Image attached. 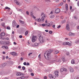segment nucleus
<instances>
[{
  "instance_id": "1",
  "label": "nucleus",
  "mask_w": 79,
  "mask_h": 79,
  "mask_svg": "<svg viewBox=\"0 0 79 79\" xmlns=\"http://www.w3.org/2000/svg\"><path fill=\"white\" fill-rule=\"evenodd\" d=\"M53 50L49 49L44 54V56L47 60H50V56L51 53L52 52Z\"/></svg>"
},
{
  "instance_id": "2",
  "label": "nucleus",
  "mask_w": 79,
  "mask_h": 79,
  "mask_svg": "<svg viewBox=\"0 0 79 79\" xmlns=\"http://www.w3.org/2000/svg\"><path fill=\"white\" fill-rule=\"evenodd\" d=\"M38 36L39 37V41L40 42V43H41V44L44 43V39H43V37H42L40 35H39Z\"/></svg>"
},
{
  "instance_id": "3",
  "label": "nucleus",
  "mask_w": 79,
  "mask_h": 79,
  "mask_svg": "<svg viewBox=\"0 0 79 79\" xmlns=\"http://www.w3.org/2000/svg\"><path fill=\"white\" fill-rule=\"evenodd\" d=\"M32 42H35L37 41V37L36 36L33 35L32 37Z\"/></svg>"
},
{
  "instance_id": "4",
  "label": "nucleus",
  "mask_w": 79,
  "mask_h": 79,
  "mask_svg": "<svg viewBox=\"0 0 79 79\" xmlns=\"http://www.w3.org/2000/svg\"><path fill=\"white\" fill-rule=\"evenodd\" d=\"M60 12V9L57 8V9H56L55 10V13L56 14H58Z\"/></svg>"
},
{
  "instance_id": "5",
  "label": "nucleus",
  "mask_w": 79,
  "mask_h": 79,
  "mask_svg": "<svg viewBox=\"0 0 79 79\" xmlns=\"http://www.w3.org/2000/svg\"><path fill=\"white\" fill-rule=\"evenodd\" d=\"M60 71L61 72H63V71L66 72L67 71V69L66 68H62L60 69Z\"/></svg>"
},
{
  "instance_id": "6",
  "label": "nucleus",
  "mask_w": 79,
  "mask_h": 79,
  "mask_svg": "<svg viewBox=\"0 0 79 79\" xmlns=\"http://www.w3.org/2000/svg\"><path fill=\"white\" fill-rule=\"evenodd\" d=\"M66 29L68 31L70 30V28L69 27V24H67L66 25Z\"/></svg>"
},
{
  "instance_id": "7",
  "label": "nucleus",
  "mask_w": 79,
  "mask_h": 79,
  "mask_svg": "<svg viewBox=\"0 0 79 79\" xmlns=\"http://www.w3.org/2000/svg\"><path fill=\"white\" fill-rule=\"evenodd\" d=\"M45 18V15H44V16H42L41 19L40 21H43L44 22V18Z\"/></svg>"
},
{
  "instance_id": "8",
  "label": "nucleus",
  "mask_w": 79,
  "mask_h": 79,
  "mask_svg": "<svg viewBox=\"0 0 79 79\" xmlns=\"http://www.w3.org/2000/svg\"><path fill=\"white\" fill-rule=\"evenodd\" d=\"M14 2L16 3V4L18 5H19V6H20V4L19 2V1H18L17 0H15Z\"/></svg>"
},
{
  "instance_id": "9",
  "label": "nucleus",
  "mask_w": 79,
  "mask_h": 79,
  "mask_svg": "<svg viewBox=\"0 0 79 79\" xmlns=\"http://www.w3.org/2000/svg\"><path fill=\"white\" fill-rule=\"evenodd\" d=\"M10 54L12 55H13V56H15V55L16 56L18 55L16 53L14 52H10Z\"/></svg>"
},
{
  "instance_id": "10",
  "label": "nucleus",
  "mask_w": 79,
  "mask_h": 79,
  "mask_svg": "<svg viewBox=\"0 0 79 79\" xmlns=\"http://www.w3.org/2000/svg\"><path fill=\"white\" fill-rule=\"evenodd\" d=\"M12 25L13 27H15V26H16L17 25L15 21H14L13 22Z\"/></svg>"
},
{
  "instance_id": "11",
  "label": "nucleus",
  "mask_w": 79,
  "mask_h": 79,
  "mask_svg": "<svg viewBox=\"0 0 79 79\" xmlns=\"http://www.w3.org/2000/svg\"><path fill=\"white\" fill-rule=\"evenodd\" d=\"M55 74L56 76L58 77V71H56L55 72Z\"/></svg>"
},
{
  "instance_id": "12",
  "label": "nucleus",
  "mask_w": 79,
  "mask_h": 79,
  "mask_svg": "<svg viewBox=\"0 0 79 79\" xmlns=\"http://www.w3.org/2000/svg\"><path fill=\"white\" fill-rule=\"evenodd\" d=\"M22 74V73H16V75L17 76H21Z\"/></svg>"
},
{
  "instance_id": "13",
  "label": "nucleus",
  "mask_w": 79,
  "mask_h": 79,
  "mask_svg": "<svg viewBox=\"0 0 79 79\" xmlns=\"http://www.w3.org/2000/svg\"><path fill=\"white\" fill-rule=\"evenodd\" d=\"M5 35V33L4 32H2L0 34V36H4Z\"/></svg>"
},
{
  "instance_id": "14",
  "label": "nucleus",
  "mask_w": 79,
  "mask_h": 79,
  "mask_svg": "<svg viewBox=\"0 0 79 79\" xmlns=\"http://www.w3.org/2000/svg\"><path fill=\"white\" fill-rule=\"evenodd\" d=\"M1 25L2 27H4V28H6V27L5 26V23H2Z\"/></svg>"
},
{
  "instance_id": "15",
  "label": "nucleus",
  "mask_w": 79,
  "mask_h": 79,
  "mask_svg": "<svg viewBox=\"0 0 79 79\" xmlns=\"http://www.w3.org/2000/svg\"><path fill=\"white\" fill-rule=\"evenodd\" d=\"M70 71L71 73H73V71H74V69L72 68H70Z\"/></svg>"
},
{
  "instance_id": "16",
  "label": "nucleus",
  "mask_w": 79,
  "mask_h": 79,
  "mask_svg": "<svg viewBox=\"0 0 79 79\" xmlns=\"http://www.w3.org/2000/svg\"><path fill=\"white\" fill-rule=\"evenodd\" d=\"M65 45H71V43H69L68 42H65Z\"/></svg>"
},
{
  "instance_id": "17",
  "label": "nucleus",
  "mask_w": 79,
  "mask_h": 79,
  "mask_svg": "<svg viewBox=\"0 0 79 79\" xmlns=\"http://www.w3.org/2000/svg\"><path fill=\"white\" fill-rule=\"evenodd\" d=\"M65 9L67 10H68V4H65Z\"/></svg>"
},
{
  "instance_id": "18",
  "label": "nucleus",
  "mask_w": 79,
  "mask_h": 79,
  "mask_svg": "<svg viewBox=\"0 0 79 79\" xmlns=\"http://www.w3.org/2000/svg\"><path fill=\"white\" fill-rule=\"evenodd\" d=\"M19 22L21 24H24V22L22 21L21 20H19Z\"/></svg>"
},
{
  "instance_id": "19",
  "label": "nucleus",
  "mask_w": 79,
  "mask_h": 79,
  "mask_svg": "<svg viewBox=\"0 0 79 79\" xmlns=\"http://www.w3.org/2000/svg\"><path fill=\"white\" fill-rule=\"evenodd\" d=\"M28 71L30 72V73H32V69L31 68H29L28 69Z\"/></svg>"
},
{
  "instance_id": "20",
  "label": "nucleus",
  "mask_w": 79,
  "mask_h": 79,
  "mask_svg": "<svg viewBox=\"0 0 79 79\" xmlns=\"http://www.w3.org/2000/svg\"><path fill=\"white\" fill-rule=\"evenodd\" d=\"M59 53V51H56L54 52V53L56 55L57 54V53Z\"/></svg>"
},
{
  "instance_id": "21",
  "label": "nucleus",
  "mask_w": 79,
  "mask_h": 79,
  "mask_svg": "<svg viewBox=\"0 0 79 79\" xmlns=\"http://www.w3.org/2000/svg\"><path fill=\"white\" fill-rule=\"evenodd\" d=\"M71 63L72 64H74L75 63V62H74V59H73L72 61L71 62Z\"/></svg>"
},
{
  "instance_id": "22",
  "label": "nucleus",
  "mask_w": 79,
  "mask_h": 79,
  "mask_svg": "<svg viewBox=\"0 0 79 79\" xmlns=\"http://www.w3.org/2000/svg\"><path fill=\"white\" fill-rule=\"evenodd\" d=\"M55 77H55V76H52V77L50 78V79H55Z\"/></svg>"
},
{
  "instance_id": "23",
  "label": "nucleus",
  "mask_w": 79,
  "mask_h": 79,
  "mask_svg": "<svg viewBox=\"0 0 79 79\" xmlns=\"http://www.w3.org/2000/svg\"><path fill=\"white\" fill-rule=\"evenodd\" d=\"M75 43L77 44H79V40H77V41H76Z\"/></svg>"
},
{
  "instance_id": "24",
  "label": "nucleus",
  "mask_w": 79,
  "mask_h": 79,
  "mask_svg": "<svg viewBox=\"0 0 79 79\" xmlns=\"http://www.w3.org/2000/svg\"><path fill=\"white\" fill-rule=\"evenodd\" d=\"M46 26V27H49L50 26V23H47L46 24H45Z\"/></svg>"
},
{
  "instance_id": "25",
  "label": "nucleus",
  "mask_w": 79,
  "mask_h": 79,
  "mask_svg": "<svg viewBox=\"0 0 79 79\" xmlns=\"http://www.w3.org/2000/svg\"><path fill=\"white\" fill-rule=\"evenodd\" d=\"M28 34V31H26L25 33V35H27Z\"/></svg>"
},
{
  "instance_id": "26",
  "label": "nucleus",
  "mask_w": 79,
  "mask_h": 79,
  "mask_svg": "<svg viewBox=\"0 0 79 79\" xmlns=\"http://www.w3.org/2000/svg\"><path fill=\"white\" fill-rule=\"evenodd\" d=\"M62 59L63 62H64V61H65V59L64 58V57H63Z\"/></svg>"
},
{
  "instance_id": "27",
  "label": "nucleus",
  "mask_w": 79,
  "mask_h": 79,
  "mask_svg": "<svg viewBox=\"0 0 79 79\" xmlns=\"http://www.w3.org/2000/svg\"><path fill=\"white\" fill-rule=\"evenodd\" d=\"M54 17H55V16H54V15H51L50 17V18H51V19L53 18Z\"/></svg>"
},
{
  "instance_id": "28",
  "label": "nucleus",
  "mask_w": 79,
  "mask_h": 79,
  "mask_svg": "<svg viewBox=\"0 0 79 79\" xmlns=\"http://www.w3.org/2000/svg\"><path fill=\"white\" fill-rule=\"evenodd\" d=\"M6 63H4L2 64V67H5V66H6Z\"/></svg>"
},
{
  "instance_id": "29",
  "label": "nucleus",
  "mask_w": 79,
  "mask_h": 79,
  "mask_svg": "<svg viewBox=\"0 0 79 79\" xmlns=\"http://www.w3.org/2000/svg\"><path fill=\"white\" fill-rule=\"evenodd\" d=\"M34 45H35V46H38V45H39V44L37 43H35L34 44Z\"/></svg>"
},
{
  "instance_id": "30",
  "label": "nucleus",
  "mask_w": 79,
  "mask_h": 79,
  "mask_svg": "<svg viewBox=\"0 0 79 79\" xmlns=\"http://www.w3.org/2000/svg\"><path fill=\"white\" fill-rule=\"evenodd\" d=\"M69 36H71V35H73V33L70 32L69 33Z\"/></svg>"
},
{
  "instance_id": "31",
  "label": "nucleus",
  "mask_w": 79,
  "mask_h": 79,
  "mask_svg": "<svg viewBox=\"0 0 79 79\" xmlns=\"http://www.w3.org/2000/svg\"><path fill=\"white\" fill-rule=\"evenodd\" d=\"M52 76H53V75L52 74H50L48 75V77H49L50 79L51 77H52Z\"/></svg>"
},
{
  "instance_id": "32",
  "label": "nucleus",
  "mask_w": 79,
  "mask_h": 79,
  "mask_svg": "<svg viewBox=\"0 0 79 79\" xmlns=\"http://www.w3.org/2000/svg\"><path fill=\"white\" fill-rule=\"evenodd\" d=\"M0 44H3V41H0Z\"/></svg>"
},
{
  "instance_id": "33",
  "label": "nucleus",
  "mask_w": 79,
  "mask_h": 79,
  "mask_svg": "<svg viewBox=\"0 0 79 79\" xmlns=\"http://www.w3.org/2000/svg\"><path fill=\"white\" fill-rule=\"evenodd\" d=\"M6 29H7L10 30V29H11V28H10V27H7Z\"/></svg>"
},
{
  "instance_id": "34",
  "label": "nucleus",
  "mask_w": 79,
  "mask_h": 79,
  "mask_svg": "<svg viewBox=\"0 0 79 79\" xmlns=\"http://www.w3.org/2000/svg\"><path fill=\"white\" fill-rule=\"evenodd\" d=\"M79 76H76L75 77L74 79H79Z\"/></svg>"
},
{
  "instance_id": "35",
  "label": "nucleus",
  "mask_w": 79,
  "mask_h": 79,
  "mask_svg": "<svg viewBox=\"0 0 79 79\" xmlns=\"http://www.w3.org/2000/svg\"><path fill=\"white\" fill-rule=\"evenodd\" d=\"M49 33L51 34H52V33H53V31H49Z\"/></svg>"
},
{
  "instance_id": "36",
  "label": "nucleus",
  "mask_w": 79,
  "mask_h": 79,
  "mask_svg": "<svg viewBox=\"0 0 79 79\" xmlns=\"http://www.w3.org/2000/svg\"><path fill=\"white\" fill-rule=\"evenodd\" d=\"M3 44H7V42H6V41L5 42L3 41Z\"/></svg>"
},
{
  "instance_id": "37",
  "label": "nucleus",
  "mask_w": 79,
  "mask_h": 79,
  "mask_svg": "<svg viewBox=\"0 0 79 79\" xmlns=\"http://www.w3.org/2000/svg\"><path fill=\"white\" fill-rule=\"evenodd\" d=\"M31 16H33L34 15H33V13L32 12H31Z\"/></svg>"
},
{
  "instance_id": "38",
  "label": "nucleus",
  "mask_w": 79,
  "mask_h": 79,
  "mask_svg": "<svg viewBox=\"0 0 79 79\" xmlns=\"http://www.w3.org/2000/svg\"><path fill=\"white\" fill-rule=\"evenodd\" d=\"M63 2H61L59 4V5H60V6H62V5H63Z\"/></svg>"
},
{
  "instance_id": "39",
  "label": "nucleus",
  "mask_w": 79,
  "mask_h": 79,
  "mask_svg": "<svg viewBox=\"0 0 79 79\" xmlns=\"http://www.w3.org/2000/svg\"><path fill=\"white\" fill-rule=\"evenodd\" d=\"M65 22H66V21H65V20H63L62 21V23H65Z\"/></svg>"
},
{
  "instance_id": "40",
  "label": "nucleus",
  "mask_w": 79,
  "mask_h": 79,
  "mask_svg": "<svg viewBox=\"0 0 79 79\" xmlns=\"http://www.w3.org/2000/svg\"><path fill=\"white\" fill-rule=\"evenodd\" d=\"M42 26H43V27H45V26L46 25H45V24H42Z\"/></svg>"
},
{
  "instance_id": "41",
  "label": "nucleus",
  "mask_w": 79,
  "mask_h": 79,
  "mask_svg": "<svg viewBox=\"0 0 79 79\" xmlns=\"http://www.w3.org/2000/svg\"><path fill=\"white\" fill-rule=\"evenodd\" d=\"M31 75L32 76H34V74L33 73H31Z\"/></svg>"
},
{
  "instance_id": "42",
  "label": "nucleus",
  "mask_w": 79,
  "mask_h": 79,
  "mask_svg": "<svg viewBox=\"0 0 79 79\" xmlns=\"http://www.w3.org/2000/svg\"><path fill=\"white\" fill-rule=\"evenodd\" d=\"M22 69L23 70H25V67L24 66H23L22 68Z\"/></svg>"
},
{
  "instance_id": "43",
  "label": "nucleus",
  "mask_w": 79,
  "mask_h": 79,
  "mask_svg": "<svg viewBox=\"0 0 79 79\" xmlns=\"http://www.w3.org/2000/svg\"><path fill=\"white\" fill-rule=\"evenodd\" d=\"M32 52H31L30 53H29L28 55H29V56H31V55H32Z\"/></svg>"
},
{
  "instance_id": "44",
  "label": "nucleus",
  "mask_w": 79,
  "mask_h": 79,
  "mask_svg": "<svg viewBox=\"0 0 79 79\" xmlns=\"http://www.w3.org/2000/svg\"><path fill=\"white\" fill-rule=\"evenodd\" d=\"M26 13L27 15H29V11H26Z\"/></svg>"
},
{
  "instance_id": "45",
  "label": "nucleus",
  "mask_w": 79,
  "mask_h": 79,
  "mask_svg": "<svg viewBox=\"0 0 79 79\" xmlns=\"http://www.w3.org/2000/svg\"><path fill=\"white\" fill-rule=\"evenodd\" d=\"M40 18H39V19H37V21H40Z\"/></svg>"
},
{
  "instance_id": "46",
  "label": "nucleus",
  "mask_w": 79,
  "mask_h": 79,
  "mask_svg": "<svg viewBox=\"0 0 79 79\" xmlns=\"http://www.w3.org/2000/svg\"><path fill=\"white\" fill-rule=\"evenodd\" d=\"M23 11V10H22V9H20L19 10V11H20V12H22V11Z\"/></svg>"
},
{
  "instance_id": "47",
  "label": "nucleus",
  "mask_w": 79,
  "mask_h": 79,
  "mask_svg": "<svg viewBox=\"0 0 79 79\" xmlns=\"http://www.w3.org/2000/svg\"><path fill=\"white\" fill-rule=\"evenodd\" d=\"M29 64H29V62H27V64H26L27 66H28V65H29Z\"/></svg>"
},
{
  "instance_id": "48",
  "label": "nucleus",
  "mask_w": 79,
  "mask_h": 79,
  "mask_svg": "<svg viewBox=\"0 0 79 79\" xmlns=\"http://www.w3.org/2000/svg\"><path fill=\"white\" fill-rule=\"evenodd\" d=\"M62 60H60L59 59V60H58L57 61V62H61V61Z\"/></svg>"
},
{
  "instance_id": "49",
  "label": "nucleus",
  "mask_w": 79,
  "mask_h": 79,
  "mask_svg": "<svg viewBox=\"0 0 79 79\" xmlns=\"http://www.w3.org/2000/svg\"><path fill=\"white\" fill-rule=\"evenodd\" d=\"M8 47L7 46H5V48H6V49H8Z\"/></svg>"
},
{
  "instance_id": "50",
  "label": "nucleus",
  "mask_w": 79,
  "mask_h": 79,
  "mask_svg": "<svg viewBox=\"0 0 79 79\" xmlns=\"http://www.w3.org/2000/svg\"><path fill=\"white\" fill-rule=\"evenodd\" d=\"M19 38H23V35H19Z\"/></svg>"
},
{
  "instance_id": "51",
  "label": "nucleus",
  "mask_w": 79,
  "mask_h": 79,
  "mask_svg": "<svg viewBox=\"0 0 79 79\" xmlns=\"http://www.w3.org/2000/svg\"><path fill=\"white\" fill-rule=\"evenodd\" d=\"M60 27H61V25H59L57 27V28H58V29H59V28H60Z\"/></svg>"
},
{
  "instance_id": "52",
  "label": "nucleus",
  "mask_w": 79,
  "mask_h": 79,
  "mask_svg": "<svg viewBox=\"0 0 79 79\" xmlns=\"http://www.w3.org/2000/svg\"><path fill=\"white\" fill-rule=\"evenodd\" d=\"M66 55H69V52H67L66 53Z\"/></svg>"
},
{
  "instance_id": "53",
  "label": "nucleus",
  "mask_w": 79,
  "mask_h": 79,
  "mask_svg": "<svg viewBox=\"0 0 79 79\" xmlns=\"http://www.w3.org/2000/svg\"><path fill=\"white\" fill-rule=\"evenodd\" d=\"M47 79V76H45L44 77V79Z\"/></svg>"
},
{
  "instance_id": "54",
  "label": "nucleus",
  "mask_w": 79,
  "mask_h": 79,
  "mask_svg": "<svg viewBox=\"0 0 79 79\" xmlns=\"http://www.w3.org/2000/svg\"><path fill=\"white\" fill-rule=\"evenodd\" d=\"M72 8H73V7H72V6H70V10H72Z\"/></svg>"
},
{
  "instance_id": "55",
  "label": "nucleus",
  "mask_w": 79,
  "mask_h": 79,
  "mask_svg": "<svg viewBox=\"0 0 79 79\" xmlns=\"http://www.w3.org/2000/svg\"><path fill=\"white\" fill-rule=\"evenodd\" d=\"M74 19H77V17H76V16H74Z\"/></svg>"
},
{
  "instance_id": "56",
  "label": "nucleus",
  "mask_w": 79,
  "mask_h": 79,
  "mask_svg": "<svg viewBox=\"0 0 79 79\" xmlns=\"http://www.w3.org/2000/svg\"><path fill=\"white\" fill-rule=\"evenodd\" d=\"M5 56H2L3 60H5Z\"/></svg>"
},
{
  "instance_id": "57",
  "label": "nucleus",
  "mask_w": 79,
  "mask_h": 79,
  "mask_svg": "<svg viewBox=\"0 0 79 79\" xmlns=\"http://www.w3.org/2000/svg\"><path fill=\"white\" fill-rule=\"evenodd\" d=\"M18 68L19 69H21V66H19L18 67Z\"/></svg>"
},
{
  "instance_id": "58",
  "label": "nucleus",
  "mask_w": 79,
  "mask_h": 79,
  "mask_svg": "<svg viewBox=\"0 0 79 79\" xmlns=\"http://www.w3.org/2000/svg\"><path fill=\"white\" fill-rule=\"evenodd\" d=\"M26 62H24V63H23V64H24V65H26Z\"/></svg>"
},
{
  "instance_id": "59",
  "label": "nucleus",
  "mask_w": 79,
  "mask_h": 79,
  "mask_svg": "<svg viewBox=\"0 0 79 79\" xmlns=\"http://www.w3.org/2000/svg\"><path fill=\"white\" fill-rule=\"evenodd\" d=\"M52 27H53V28H55V25H53L52 26Z\"/></svg>"
},
{
  "instance_id": "60",
  "label": "nucleus",
  "mask_w": 79,
  "mask_h": 79,
  "mask_svg": "<svg viewBox=\"0 0 79 79\" xmlns=\"http://www.w3.org/2000/svg\"><path fill=\"white\" fill-rule=\"evenodd\" d=\"M19 27V25H17L16 27L17 28H18Z\"/></svg>"
},
{
  "instance_id": "61",
  "label": "nucleus",
  "mask_w": 79,
  "mask_h": 79,
  "mask_svg": "<svg viewBox=\"0 0 79 79\" xmlns=\"http://www.w3.org/2000/svg\"><path fill=\"white\" fill-rule=\"evenodd\" d=\"M23 59H24L23 57H21V61H23Z\"/></svg>"
},
{
  "instance_id": "62",
  "label": "nucleus",
  "mask_w": 79,
  "mask_h": 79,
  "mask_svg": "<svg viewBox=\"0 0 79 79\" xmlns=\"http://www.w3.org/2000/svg\"><path fill=\"white\" fill-rule=\"evenodd\" d=\"M32 18H34V19H35V18H36V17L34 16H33L32 17Z\"/></svg>"
},
{
  "instance_id": "63",
  "label": "nucleus",
  "mask_w": 79,
  "mask_h": 79,
  "mask_svg": "<svg viewBox=\"0 0 79 79\" xmlns=\"http://www.w3.org/2000/svg\"><path fill=\"white\" fill-rule=\"evenodd\" d=\"M45 32H48V30H45Z\"/></svg>"
},
{
  "instance_id": "64",
  "label": "nucleus",
  "mask_w": 79,
  "mask_h": 79,
  "mask_svg": "<svg viewBox=\"0 0 79 79\" xmlns=\"http://www.w3.org/2000/svg\"><path fill=\"white\" fill-rule=\"evenodd\" d=\"M20 77L21 79H24V77Z\"/></svg>"
}]
</instances>
